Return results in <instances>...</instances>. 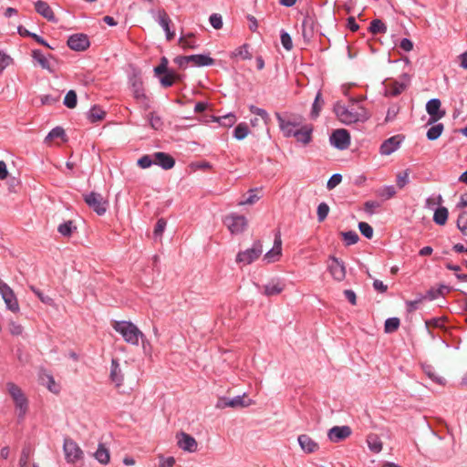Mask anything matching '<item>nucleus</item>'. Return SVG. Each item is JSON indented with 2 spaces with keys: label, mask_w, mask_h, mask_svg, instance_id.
Here are the masks:
<instances>
[{
  "label": "nucleus",
  "mask_w": 467,
  "mask_h": 467,
  "mask_svg": "<svg viewBox=\"0 0 467 467\" xmlns=\"http://www.w3.org/2000/svg\"><path fill=\"white\" fill-rule=\"evenodd\" d=\"M333 111L339 121L346 125L357 122L364 123L371 117L370 113L363 106H359L358 110L354 111L352 109L342 105L339 101L334 104Z\"/></svg>",
  "instance_id": "1"
},
{
  "label": "nucleus",
  "mask_w": 467,
  "mask_h": 467,
  "mask_svg": "<svg viewBox=\"0 0 467 467\" xmlns=\"http://www.w3.org/2000/svg\"><path fill=\"white\" fill-rule=\"evenodd\" d=\"M112 327L129 344L138 345L140 338L144 339L143 333L130 321H113Z\"/></svg>",
  "instance_id": "2"
},
{
  "label": "nucleus",
  "mask_w": 467,
  "mask_h": 467,
  "mask_svg": "<svg viewBox=\"0 0 467 467\" xmlns=\"http://www.w3.org/2000/svg\"><path fill=\"white\" fill-rule=\"evenodd\" d=\"M7 390L15 402L16 408L19 410V420H23L28 410V400L26 397L22 389L15 383H7Z\"/></svg>",
  "instance_id": "3"
},
{
  "label": "nucleus",
  "mask_w": 467,
  "mask_h": 467,
  "mask_svg": "<svg viewBox=\"0 0 467 467\" xmlns=\"http://www.w3.org/2000/svg\"><path fill=\"white\" fill-rule=\"evenodd\" d=\"M83 200L99 216L104 215L109 208V201L96 192L83 194Z\"/></svg>",
  "instance_id": "4"
},
{
  "label": "nucleus",
  "mask_w": 467,
  "mask_h": 467,
  "mask_svg": "<svg viewBox=\"0 0 467 467\" xmlns=\"http://www.w3.org/2000/svg\"><path fill=\"white\" fill-rule=\"evenodd\" d=\"M263 253V244L260 240L254 242L253 246L236 254L235 261L238 264L250 265L254 262Z\"/></svg>",
  "instance_id": "5"
},
{
  "label": "nucleus",
  "mask_w": 467,
  "mask_h": 467,
  "mask_svg": "<svg viewBox=\"0 0 467 467\" xmlns=\"http://www.w3.org/2000/svg\"><path fill=\"white\" fill-rule=\"evenodd\" d=\"M63 451L68 463H76L83 459L84 453L78 443L69 437L64 439Z\"/></svg>",
  "instance_id": "6"
},
{
  "label": "nucleus",
  "mask_w": 467,
  "mask_h": 467,
  "mask_svg": "<svg viewBox=\"0 0 467 467\" xmlns=\"http://www.w3.org/2000/svg\"><path fill=\"white\" fill-rule=\"evenodd\" d=\"M291 126V124H286L285 129H287ZM314 128L312 124H306L296 129V131H291V130H285V137H295L297 142L302 143L303 145H307L312 141V133Z\"/></svg>",
  "instance_id": "7"
},
{
  "label": "nucleus",
  "mask_w": 467,
  "mask_h": 467,
  "mask_svg": "<svg viewBox=\"0 0 467 467\" xmlns=\"http://www.w3.org/2000/svg\"><path fill=\"white\" fill-rule=\"evenodd\" d=\"M223 223L227 226L231 234H238L245 230L247 220L244 215L231 213L224 217Z\"/></svg>",
  "instance_id": "8"
},
{
  "label": "nucleus",
  "mask_w": 467,
  "mask_h": 467,
  "mask_svg": "<svg viewBox=\"0 0 467 467\" xmlns=\"http://www.w3.org/2000/svg\"><path fill=\"white\" fill-rule=\"evenodd\" d=\"M0 295L5 303L6 308L13 313L19 312V304L13 289L0 279Z\"/></svg>",
  "instance_id": "9"
},
{
  "label": "nucleus",
  "mask_w": 467,
  "mask_h": 467,
  "mask_svg": "<svg viewBox=\"0 0 467 467\" xmlns=\"http://www.w3.org/2000/svg\"><path fill=\"white\" fill-rule=\"evenodd\" d=\"M426 111L429 114L427 125L438 122L446 115L445 109H441V102L439 99H431L426 103Z\"/></svg>",
  "instance_id": "10"
},
{
  "label": "nucleus",
  "mask_w": 467,
  "mask_h": 467,
  "mask_svg": "<svg viewBox=\"0 0 467 467\" xmlns=\"http://www.w3.org/2000/svg\"><path fill=\"white\" fill-rule=\"evenodd\" d=\"M245 394L238 395L234 397L233 399H229L226 397L220 398L217 401L216 408L225 409L227 407L231 408H246L249 407L253 400L251 399H245Z\"/></svg>",
  "instance_id": "11"
},
{
  "label": "nucleus",
  "mask_w": 467,
  "mask_h": 467,
  "mask_svg": "<svg viewBox=\"0 0 467 467\" xmlns=\"http://www.w3.org/2000/svg\"><path fill=\"white\" fill-rule=\"evenodd\" d=\"M329 141L337 150H347L350 145V134L345 129H337L330 135Z\"/></svg>",
  "instance_id": "12"
},
{
  "label": "nucleus",
  "mask_w": 467,
  "mask_h": 467,
  "mask_svg": "<svg viewBox=\"0 0 467 467\" xmlns=\"http://www.w3.org/2000/svg\"><path fill=\"white\" fill-rule=\"evenodd\" d=\"M67 47L74 51H85L89 46L90 42L86 34L78 33L71 35L67 41Z\"/></svg>",
  "instance_id": "13"
},
{
  "label": "nucleus",
  "mask_w": 467,
  "mask_h": 467,
  "mask_svg": "<svg viewBox=\"0 0 467 467\" xmlns=\"http://www.w3.org/2000/svg\"><path fill=\"white\" fill-rule=\"evenodd\" d=\"M317 18L314 15L306 14L302 21V36L306 42H309L315 36Z\"/></svg>",
  "instance_id": "14"
},
{
  "label": "nucleus",
  "mask_w": 467,
  "mask_h": 467,
  "mask_svg": "<svg viewBox=\"0 0 467 467\" xmlns=\"http://www.w3.org/2000/svg\"><path fill=\"white\" fill-rule=\"evenodd\" d=\"M177 445L180 449L188 452H195L198 448L194 437L183 431L177 434Z\"/></svg>",
  "instance_id": "15"
},
{
  "label": "nucleus",
  "mask_w": 467,
  "mask_h": 467,
  "mask_svg": "<svg viewBox=\"0 0 467 467\" xmlns=\"http://www.w3.org/2000/svg\"><path fill=\"white\" fill-rule=\"evenodd\" d=\"M404 136L402 135H395L387 140H385L379 148V152L381 155H390L395 150H397L400 143L402 142Z\"/></svg>",
  "instance_id": "16"
},
{
  "label": "nucleus",
  "mask_w": 467,
  "mask_h": 467,
  "mask_svg": "<svg viewBox=\"0 0 467 467\" xmlns=\"http://www.w3.org/2000/svg\"><path fill=\"white\" fill-rule=\"evenodd\" d=\"M352 433L349 426H334L328 431L327 437L332 442H339L348 438Z\"/></svg>",
  "instance_id": "17"
},
{
  "label": "nucleus",
  "mask_w": 467,
  "mask_h": 467,
  "mask_svg": "<svg viewBox=\"0 0 467 467\" xmlns=\"http://www.w3.org/2000/svg\"><path fill=\"white\" fill-rule=\"evenodd\" d=\"M332 263L328 266L329 272L337 281H342L346 277V266L344 262L335 256L330 257Z\"/></svg>",
  "instance_id": "18"
},
{
  "label": "nucleus",
  "mask_w": 467,
  "mask_h": 467,
  "mask_svg": "<svg viewBox=\"0 0 467 467\" xmlns=\"http://www.w3.org/2000/svg\"><path fill=\"white\" fill-rule=\"evenodd\" d=\"M131 90L133 93V97L136 100L142 102L144 104L145 109L150 108V101L148 97L145 94L142 81L140 79H134L131 84Z\"/></svg>",
  "instance_id": "19"
},
{
  "label": "nucleus",
  "mask_w": 467,
  "mask_h": 467,
  "mask_svg": "<svg viewBox=\"0 0 467 467\" xmlns=\"http://www.w3.org/2000/svg\"><path fill=\"white\" fill-rule=\"evenodd\" d=\"M154 164L160 166L163 170H171L175 165V159L169 153L157 151L153 153Z\"/></svg>",
  "instance_id": "20"
},
{
  "label": "nucleus",
  "mask_w": 467,
  "mask_h": 467,
  "mask_svg": "<svg viewBox=\"0 0 467 467\" xmlns=\"http://www.w3.org/2000/svg\"><path fill=\"white\" fill-rule=\"evenodd\" d=\"M275 118L278 121L279 128L282 130L285 137V130H286V129H285V126H286V124H291V126L289 128H287V130H291V131H296V128H297L301 125L302 119H303L301 116H295L293 118V119L285 120L282 117V115L278 112H275Z\"/></svg>",
  "instance_id": "21"
},
{
  "label": "nucleus",
  "mask_w": 467,
  "mask_h": 467,
  "mask_svg": "<svg viewBox=\"0 0 467 467\" xmlns=\"http://www.w3.org/2000/svg\"><path fill=\"white\" fill-rule=\"evenodd\" d=\"M32 58L35 62L38 63L43 69H46L50 73L54 72V69L48 60V58H54L53 55L48 54L47 56H45L40 49H34L32 51Z\"/></svg>",
  "instance_id": "22"
},
{
  "label": "nucleus",
  "mask_w": 467,
  "mask_h": 467,
  "mask_svg": "<svg viewBox=\"0 0 467 467\" xmlns=\"http://www.w3.org/2000/svg\"><path fill=\"white\" fill-rule=\"evenodd\" d=\"M285 287V283L280 279H273L264 286V295L273 296L281 294Z\"/></svg>",
  "instance_id": "23"
},
{
  "label": "nucleus",
  "mask_w": 467,
  "mask_h": 467,
  "mask_svg": "<svg viewBox=\"0 0 467 467\" xmlns=\"http://www.w3.org/2000/svg\"><path fill=\"white\" fill-rule=\"evenodd\" d=\"M299 446L306 453H313L319 449V445L306 434H301L297 438Z\"/></svg>",
  "instance_id": "24"
},
{
  "label": "nucleus",
  "mask_w": 467,
  "mask_h": 467,
  "mask_svg": "<svg viewBox=\"0 0 467 467\" xmlns=\"http://www.w3.org/2000/svg\"><path fill=\"white\" fill-rule=\"evenodd\" d=\"M35 9H36V13H38L40 16H42L47 21H50V22H56L57 21L55 14H54L52 8L50 7V5L47 2H44L42 0H38L35 4Z\"/></svg>",
  "instance_id": "25"
},
{
  "label": "nucleus",
  "mask_w": 467,
  "mask_h": 467,
  "mask_svg": "<svg viewBox=\"0 0 467 467\" xmlns=\"http://www.w3.org/2000/svg\"><path fill=\"white\" fill-rule=\"evenodd\" d=\"M158 23L165 31L167 40H171L175 33L171 30L170 25L171 24V20L163 9L159 11Z\"/></svg>",
  "instance_id": "26"
},
{
  "label": "nucleus",
  "mask_w": 467,
  "mask_h": 467,
  "mask_svg": "<svg viewBox=\"0 0 467 467\" xmlns=\"http://www.w3.org/2000/svg\"><path fill=\"white\" fill-rule=\"evenodd\" d=\"M187 59L196 67H208L214 64V59L204 54L190 55L187 56Z\"/></svg>",
  "instance_id": "27"
},
{
  "label": "nucleus",
  "mask_w": 467,
  "mask_h": 467,
  "mask_svg": "<svg viewBox=\"0 0 467 467\" xmlns=\"http://www.w3.org/2000/svg\"><path fill=\"white\" fill-rule=\"evenodd\" d=\"M109 378L112 382L116 384L117 387L122 385L123 382V375L121 373L119 364L117 358H112L111 366H110V375Z\"/></svg>",
  "instance_id": "28"
},
{
  "label": "nucleus",
  "mask_w": 467,
  "mask_h": 467,
  "mask_svg": "<svg viewBox=\"0 0 467 467\" xmlns=\"http://www.w3.org/2000/svg\"><path fill=\"white\" fill-rule=\"evenodd\" d=\"M106 116L105 110L102 109L99 105H94L91 107L89 111L88 112V119L91 123H96L98 121L102 120Z\"/></svg>",
  "instance_id": "29"
},
{
  "label": "nucleus",
  "mask_w": 467,
  "mask_h": 467,
  "mask_svg": "<svg viewBox=\"0 0 467 467\" xmlns=\"http://www.w3.org/2000/svg\"><path fill=\"white\" fill-rule=\"evenodd\" d=\"M421 368L423 372L428 376L429 379H431L432 381L438 383V384H444L445 379L440 376L437 375L435 368L432 365L422 363Z\"/></svg>",
  "instance_id": "30"
},
{
  "label": "nucleus",
  "mask_w": 467,
  "mask_h": 467,
  "mask_svg": "<svg viewBox=\"0 0 467 467\" xmlns=\"http://www.w3.org/2000/svg\"><path fill=\"white\" fill-rule=\"evenodd\" d=\"M448 209L441 206L434 211L433 222L438 225H444L448 220Z\"/></svg>",
  "instance_id": "31"
},
{
  "label": "nucleus",
  "mask_w": 467,
  "mask_h": 467,
  "mask_svg": "<svg viewBox=\"0 0 467 467\" xmlns=\"http://www.w3.org/2000/svg\"><path fill=\"white\" fill-rule=\"evenodd\" d=\"M407 83L394 81L389 85L388 89L386 90V95H389L392 97L399 96L407 88Z\"/></svg>",
  "instance_id": "32"
},
{
  "label": "nucleus",
  "mask_w": 467,
  "mask_h": 467,
  "mask_svg": "<svg viewBox=\"0 0 467 467\" xmlns=\"http://www.w3.org/2000/svg\"><path fill=\"white\" fill-rule=\"evenodd\" d=\"M96 460L101 464H107L109 462L110 456L109 450L102 444L99 443V447L94 453Z\"/></svg>",
  "instance_id": "33"
},
{
  "label": "nucleus",
  "mask_w": 467,
  "mask_h": 467,
  "mask_svg": "<svg viewBox=\"0 0 467 467\" xmlns=\"http://www.w3.org/2000/svg\"><path fill=\"white\" fill-rule=\"evenodd\" d=\"M444 130L442 123H435L427 130L426 136L429 140H436L441 137Z\"/></svg>",
  "instance_id": "34"
},
{
  "label": "nucleus",
  "mask_w": 467,
  "mask_h": 467,
  "mask_svg": "<svg viewBox=\"0 0 467 467\" xmlns=\"http://www.w3.org/2000/svg\"><path fill=\"white\" fill-rule=\"evenodd\" d=\"M369 450L375 453L382 450V442L377 434H369L367 438Z\"/></svg>",
  "instance_id": "35"
},
{
  "label": "nucleus",
  "mask_w": 467,
  "mask_h": 467,
  "mask_svg": "<svg viewBox=\"0 0 467 467\" xmlns=\"http://www.w3.org/2000/svg\"><path fill=\"white\" fill-rule=\"evenodd\" d=\"M323 104L324 100L322 99L321 91H318L316 95L310 113V116L313 119H317L319 116Z\"/></svg>",
  "instance_id": "36"
},
{
  "label": "nucleus",
  "mask_w": 467,
  "mask_h": 467,
  "mask_svg": "<svg viewBox=\"0 0 467 467\" xmlns=\"http://www.w3.org/2000/svg\"><path fill=\"white\" fill-rule=\"evenodd\" d=\"M162 75L163 76L160 78V82L164 88L171 87L176 80L180 79V75L171 70Z\"/></svg>",
  "instance_id": "37"
},
{
  "label": "nucleus",
  "mask_w": 467,
  "mask_h": 467,
  "mask_svg": "<svg viewBox=\"0 0 467 467\" xmlns=\"http://www.w3.org/2000/svg\"><path fill=\"white\" fill-rule=\"evenodd\" d=\"M368 30L373 35L385 34L387 26L380 19H374L370 22Z\"/></svg>",
  "instance_id": "38"
},
{
  "label": "nucleus",
  "mask_w": 467,
  "mask_h": 467,
  "mask_svg": "<svg viewBox=\"0 0 467 467\" xmlns=\"http://www.w3.org/2000/svg\"><path fill=\"white\" fill-rule=\"evenodd\" d=\"M76 229L77 227L73 224V222L69 220L59 224L57 232L63 236L69 237Z\"/></svg>",
  "instance_id": "39"
},
{
  "label": "nucleus",
  "mask_w": 467,
  "mask_h": 467,
  "mask_svg": "<svg viewBox=\"0 0 467 467\" xmlns=\"http://www.w3.org/2000/svg\"><path fill=\"white\" fill-rule=\"evenodd\" d=\"M400 320L399 317H389L386 319L384 324V331L387 334L397 331L400 327Z\"/></svg>",
  "instance_id": "40"
},
{
  "label": "nucleus",
  "mask_w": 467,
  "mask_h": 467,
  "mask_svg": "<svg viewBox=\"0 0 467 467\" xmlns=\"http://www.w3.org/2000/svg\"><path fill=\"white\" fill-rule=\"evenodd\" d=\"M249 133V128L248 125L244 122L239 123L234 130V137L238 140H244Z\"/></svg>",
  "instance_id": "41"
},
{
  "label": "nucleus",
  "mask_w": 467,
  "mask_h": 467,
  "mask_svg": "<svg viewBox=\"0 0 467 467\" xmlns=\"http://www.w3.org/2000/svg\"><path fill=\"white\" fill-rule=\"evenodd\" d=\"M78 103V96L75 90H69L64 98L63 104L68 109L76 108Z\"/></svg>",
  "instance_id": "42"
},
{
  "label": "nucleus",
  "mask_w": 467,
  "mask_h": 467,
  "mask_svg": "<svg viewBox=\"0 0 467 467\" xmlns=\"http://www.w3.org/2000/svg\"><path fill=\"white\" fill-rule=\"evenodd\" d=\"M341 235L347 246L355 244L359 240V236L355 231L342 232Z\"/></svg>",
  "instance_id": "43"
},
{
  "label": "nucleus",
  "mask_w": 467,
  "mask_h": 467,
  "mask_svg": "<svg viewBox=\"0 0 467 467\" xmlns=\"http://www.w3.org/2000/svg\"><path fill=\"white\" fill-rule=\"evenodd\" d=\"M282 255V252L277 250L276 248L270 249L264 256V260L266 261V263H275L279 260V258Z\"/></svg>",
  "instance_id": "44"
},
{
  "label": "nucleus",
  "mask_w": 467,
  "mask_h": 467,
  "mask_svg": "<svg viewBox=\"0 0 467 467\" xmlns=\"http://www.w3.org/2000/svg\"><path fill=\"white\" fill-rule=\"evenodd\" d=\"M358 229L363 236L367 239H371L373 237V228L371 225L366 222L358 223Z\"/></svg>",
  "instance_id": "45"
},
{
  "label": "nucleus",
  "mask_w": 467,
  "mask_h": 467,
  "mask_svg": "<svg viewBox=\"0 0 467 467\" xmlns=\"http://www.w3.org/2000/svg\"><path fill=\"white\" fill-rule=\"evenodd\" d=\"M215 119L219 122L221 126L223 127H232L236 121L235 116L232 113L220 118H216Z\"/></svg>",
  "instance_id": "46"
},
{
  "label": "nucleus",
  "mask_w": 467,
  "mask_h": 467,
  "mask_svg": "<svg viewBox=\"0 0 467 467\" xmlns=\"http://www.w3.org/2000/svg\"><path fill=\"white\" fill-rule=\"evenodd\" d=\"M248 44H244L241 47H239L237 49H235L234 55L235 57H240L243 59H251L252 55L250 54Z\"/></svg>",
  "instance_id": "47"
},
{
  "label": "nucleus",
  "mask_w": 467,
  "mask_h": 467,
  "mask_svg": "<svg viewBox=\"0 0 467 467\" xmlns=\"http://www.w3.org/2000/svg\"><path fill=\"white\" fill-rule=\"evenodd\" d=\"M396 194V189L393 185L384 186L379 190V195L388 200L394 197Z\"/></svg>",
  "instance_id": "48"
},
{
  "label": "nucleus",
  "mask_w": 467,
  "mask_h": 467,
  "mask_svg": "<svg viewBox=\"0 0 467 467\" xmlns=\"http://www.w3.org/2000/svg\"><path fill=\"white\" fill-rule=\"evenodd\" d=\"M137 164L142 168V169H147V168H150L152 164H154V157H153V154L151 155H143L142 157H140L138 161H137Z\"/></svg>",
  "instance_id": "49"
},
{
  "label": "nucleus",
  "mask_w": 467,
  "mask_h": 467,
  "mask_svg": "<svg viewBox=\"0 0 467 467\" xmlns=\"http://www.w3.org/2000/svg\"><path fill=\"white\" fill-rule=\"evenodd\" d=\"M317 220L323 222L328 215L329 206L326 202H321L317 206Z\"/></svg>",
  "instance_id": "50"
},
{
  "label": "nucleus",
  "mask_w": 467,
  "mask_h": 467,
  "mask_svg": "<svg viewBox=\"0 0 467 467\" xmlns=\"http://www.w3.org/2000/svg\"><path fill=\"white\" fill-rule=\"evenodd\" d=\"M280 38H281V43H282L283 47L285 50L290 51L293 48V42H292L291 36L287 32L282 30Z\"/></svg>",
  "instance_id": "51"
},
{
  "label": "nucleus",
  "mask_w": 467,
  "mask_h": 467,
  "mask_svg": "<svg viewBox=\"0 0 467 467\" xmlns=\"http://www.w3.org/2000/svg\"><path fill=\"white\" fill-rule=\"evenodd\" d=\"M168 64H169V61H168L167 57H162L161 58L160 65L154 67V73H155V75H156V76H161V75H162L163 73H166V72L171 71V70L168 68Z\"/></svg>",
  "instance_id": "52"
},
{
  "label": "nucleus",
  "mask_w": 467,
  "mask_h": 467,
  "mask_svg": "<svg viewBox=\"0 0 467 467\" xmlns=\"http://www.w3.org/2000/svg\"><path fill=\"white\" fill-rule=\"evenodd\" d=\"M166 224H167V222L164 218L158 219V221L155 224V227H154V231H153V235L155 238L161 237L162 235L163 232L165 230Z\"/></svg>",
  "instance_id": "53"
},
{
  "label": "nucleus",
  "mask_w": 467,
  "mask_h": 467,
  "mask_svg": "<svg viewBox=\"0 0 467 467\" xmlns=\"http://www.w3.org/2000/svg\"><path fill=\"white\" fill-rule=\"evenodd\" d=\"M65 136H66V133H65L64 129L61 127H56L49 131V133L46 137V140H51L56 138L64 139Z\"/></svg>",
  "instance_id": "54"
},
{
  "label": "nucleus",
  "mask_w": 467,
  "mask_h": 467,
  "mask_svg": "<svg viewBox=\"0 0 467 467\" xmlns=\"http://www.w3.org/2000/svg\"><path fill=\"white\" fill-rule=\"evenodd\" d=\"M409 170H405L404 171L398 174L396 182L400 189L404 188L409 183Z\"/></svg>",
  "instance_id": "55"
},
{
  "label": "nucleus",
  "mask_w": 467,
  "mask_h": 467,
  "mask_svg": "<svg viewBox=\"0 0 467 467\" xmlns=\"http://www.w3.org/2000/svg\"><path fill=\"white\" fill-rule=\"evenodd\" d=\"M209 22L214 29H221L223 27V17L220 14H212L209 17Z\"/></svg>",
  "instance_id": "56"
},
{
  "label": "nucleus",
  "mask_w": 467,
  "mask_h": 467,
  "mask_svg": "<svg viewBox=\"0 0 467 467\" xmlns=\"http://www.w3.org/2000/svg\"><path fill=\"white\" fill-rule=\"evenodd\" d=\"M149 121H150V125L151 126V128L156 130H160L163 125V122H162L161 117L155 115L154 112H150L149 114Z\"/></svg>",
  "instance_id": "57"
},
{
  "label": "nucleus",
  "mask_w": 467,
  "mask_h": 467,
  "mask_svg": "<svg viewBox=\"0 0 467 467\" xmlns=\"http://www.w3.org/2000/svg\"><path fill=\"white\" fill-rule=\"evenodd\" d=\"M249 110H250L253 114H255V115H257V116L261 117V118L264 119V121H265V123H267V122H268V120H269V119H270V118H269V114L267 113V111H266L265 109H261V108H258V107L254 106V105H251V106L249 107Z\"/></svg>",
  "instance_id": "58"
},
{
  "label": "nucleus",
  "mask_w": 467,
  "mask_h": 467,
  "mask_svg": "<svg viewBox=\"0 0 467 467\" xmlns=\"http://www.w3.org/2000/svg\"><path fill=\"white\" fill-rule=\"evenodd\" d=\"M30 456V448L29 447H24L21 451V455L19 458V467H26L28 463Z\"/></svg>",
  "instance_id": "59"
},
{
  "label": "nucleus",
  "mask_w": 467,
  "mask_h": 467,
  "mask_svg": "<svg viewBox=\"0 0 467 467\" xmlns=\"http://www.w3.org/2000/svg\"><path fill=\"white\" fill-rule=\"evenodd\" d=\"M342 182V175L339 173L333 174L327 182V188L332 190Z\"/></svg>",
  "instance_id": "60"
},
{
  "label": "nucleus",
  "mask_w": 467,
  "mask_h": 467,
  "mask_svg": "<svg viewBox=\"0 0 467 467\" xmlns=\"http://www.w3.org/2000/svg\"><path fill=\"white\" fill-rule=\"evenodd\" d=\"M31 291L39 298V300L45 304L51 305L53 299L48 296H45L39 289L35 286H30Z\"/></svg>",
  "instance_id": "61"
},
{
  "label": "nucleus",
  "mask_w": 467,
  "mask_h": 467,
  "mask_svg": "<svg viewBox=\"0 0 467 467\" xmlns=\"http://www.w3.org/2000/svg\"><path fill=\"white\" fill-rule=\"evenodd\" d=\"M445 318L444 317H433L431 319L426 320L425 325L427 327H443V322Z\"/></svg>",
  "instance_id": "62"
},
{
  "label": "nucleus",
  "mask_w": 467,
  "mask_h": 467,
  "mask_svg": "<svg viewBox=\"0 0 467 467\" xmlns=\"http://www.w3.org/2000/svg\"><path fill=\"white\" fill-rule=\"evenodd\" d=\"M23 330H24V328H23V327L20 324H18V323H16L15 321H10V323H9V331H10V333L13 336H20V335H22Z\"/></svg>",
  "instance_id": "63"
},
{
  "label": "nucleus",
  "mask_w": 467,
  "mask_h": 467,
  "mask_svg": "<svg viewBox=\"0 0 467 467\" xmlns=\"http://www.w3.org/2000/svg\"><path fill=\"white\" fill-rule=\"evenodd\" d=\"M441 296V291L437 290V288L431 287L430 288L425 295L422 296L424 300L432 301Z\"/></svg>",
  "instance_id": "64"
}]
</instances>
